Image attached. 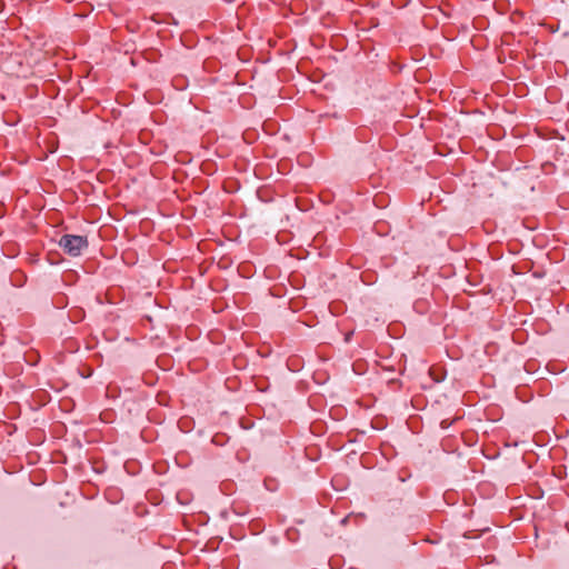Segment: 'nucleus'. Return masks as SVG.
<instances>
[{"label": "nucleus", "instance_id": "f257e3e1", "mask_svg": "<svg viewBox=\"0 0 569 569\" xmlns=\"http://www.w3.org/2000/svg\"><path fill=\"white\" fill-rule=\"evenodd\" d=\"M59 246L71 257H78L82 250L88 247L87 238L82 236L66 234L60 241Z\"/></svg>", "mask_w": 569, "mask_h": 569}]
</instances>
